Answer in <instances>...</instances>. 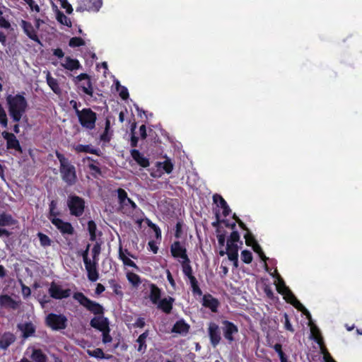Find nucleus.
Wrapping results in <instances>:
<instances>
[{"label":"nucleus","instance_id":"nucleus-28","mask_svg":"<svg viewBox=\"0 0 362 362\" xmlns=\"http://www.w3.org/2000/svg\"><path fill=\"white\" fill-rule=\"evenodd\" d=\"M189 325L184 320L177 321L173 328L172 332L185 335L189 332Z\"/></svg>","mask_w":362,"mask_h":362},{"label":"nucleus","instance_id":"nucleus-29","mask_svg":"<svg viewBox=\"0 0 362 362\" xmlns=\"http://www.w3.org/2000/svg\"><path fill=\"white\" fill-rule=\"evenodd\" d=\"M150 293L149 298L153 304H157L160 300L161 297V289L158 287L155 284H149Z\"/></svg>","mask_w":362,"mask_h":362},{"label":"nucleus","instance_id":"nucleus-22","mask_svg":"<svg viewBox=\"0 0 362 362\" xmlns=\"http://www.w3.org/2000/svg\"><path fill=\"white\" fill-rule=\"evenodd\" d=\"M0 306L5 308L16 310L19 306V302L15 300L8 295H1Z\"/></svg>","mask_w":362,"mask_h":362},{"label":"nucleus","instance_id":"nucleus-44","mask_svg":"<svg viewBox=\"0 0 362 362\" xmlns=\"http://www.w3.org/2000/svg\"><path fill=\"white\" fill-rule=\"evenodd\" d=\"M109 283L112 288L114 293L122 297L124 294L122 291V286L119 284H117L115 279L110 280Z\"/></svg>","mask_w":362,"mask_h":362},{"label":"nucleus","instance_id":"nucleus-61","mask_svg":"<svg viewBox=\"0 0 362 362\" xmlns=\"http://www.w3.org/2000/svg\"><path fill=\"white\" fill-rule=\"evenodd\" d=\"M117 86L121 87V90L119 91V96L123 100H127L129 98V92L127 88L124 86H121L119 82H117Z\"/></svg>","mask_w":362,"mask_h":362},{"label":"nucleus","instance_id":"nucleus-62","mask_svg":"<svg viewBox=\"0 0 362 362\" xmlns=\"http://www.w3.org/2000/svg\"><path fill=\"white\" fill-rule=\"evenodd\" d=\"M274 349L278 354L279 358L286 356L282 350V346L281 344L276 343V344H274Z\"/></svg>","mask_w":362,"mask_h":362},{"label":"nucleus","instance_id":"nucleus-64","mask_svg":"<svg viewBox=\"0 0 362 362\" xmlns=\"http://www.w3.org/2000/svg\"><path fill=\"white\" fill-rule=\"evenodd\" d=\"M146 323H145V320L144 318L143 317H139L136 322L134 323V327H139V328H143L144 326H145Z\"/></svg>","mask_w":362,"mask_h":362},{"label":"nucleus","instance_id":"nucleus-31","mask_svg":"<svg viewBox=\"0 0 362 362\" xmlns=\"http://www.w3.org/2000/svg\"><path fill=\"white\" fill-rule=\"evenodd\" d=\"M156 166L157 168L158 171L161 172V170L164 171L167 174H170L173 170L174 165L172 163L171 160L168 158L163 162H156Z\"/></svg>","mask_w":362,"mask_h":362},{"label":"nucleus","instance_id":"nucleus-45","mask_svg":"<svg viewBox=\"0 0 362 362\" xmlns=\"http://www.w3.org/2000/svg\"><path fill=\"white\" fill-rule=\"evenodd\" d=\"M252 259V254L250 250H244L241 252V259L244 263L250 264Z\"/></svg>","mask_w":362,"mask_h":362},{"label":"nucleus","instance_id":"nucleus-43","mask_svg":"<svg viewBox=\"0 0 362 362\" xmlns=\"http://www.w3.org/2000/svg\"><path fill=\"white\" fill-rule=\"evenodd\" d=\"M0 125L3 128H7L8 127V117L4 108L0 103Z\"/></svg>","mask_w":362,"mask_h":362},{"label":"nucleus","instance_id":"nucleus-25","mask_svg":"<svg viewBox=\"0 0 362 362\" xmlns=\"http://www.w3.org/2000/svg\"><path fill=\"white\" fill-rule=\"evenodd\" d=\"M74 149L77 153H88L94 154L100 156L101 155V151L98 148H95L90 144L83 145V144H78L74 147Z\"/></svg>","mask_w":362,"mask_h":362},{"label":"nucleus","instance_id":"nucleus-6","mask_svg":"<svg viewBox=\"0 0 362 362\" xmlns=\"http://www.w3.org/2000/svg\"><path fill=\"white\" fill-rule=\"evenodd\" d=\"M78 122L82 127L92 130L95 127L97 114L89 107L77 111Z\"/></svg>","mask_w":362,"mask_h":362},{"label":"nucleus","instance_id":"nucleus-16","mask_svg":"<svg viewBox=\"0 0 362 362\" xmlns=\"http://www.w3.org/2000/svg\"><path fill=\"white\" fill-rule=\"evenodd\" d=\"M21 28L23 30V32L25 34L32 40L34 42L41 44V41L37 34V30L32 25L30 22H28L27 21L22 20L21 23Z\"/></svg>","mask_w":362,"mask_h":362},{"label":"nucleus","instance_id":"nucleus-21","mask_svg":"<svg viewBox=\"0 0 362 362\" xmlns=\"http://www.w3.org/2000/svg\"><path fill=\"white\" fill-rule=\"evenodd\" d=\"M175 299L170 296L160 299L156 304L158 309L166 314H170L173 310Z\"/></svg>","mask_w":362,"mask_h":362},{"label":"nucleus","instance_id":"nucleus-9","mask_svg":"<svg viewBox=\"0 0 362 362\" xmlns=\"http://www.w3.org/2000/svg\"><path fill=\"white\" fill-rule=\"evenodd\" d=\"M67 317L62 314L49 313L45 318V324L52 330L64 329L67 327Z\"/></svg>","mask_w":362,"mask_h":362},{"label":"nucleus","instance_id":"nucleus-35","mask_svg":"<svg viewBox=\"0 0 362 362\" xmlns=\"http://www.w3.org/2000/svg\"><path fill=\"white\" fill-rule=\"evenodd\" d=\"M31 358L35 362H47V357L40 349H33Z\"/></svg>","mask_w":362,"mask_h":362},{"label":"nucleus","instance_id":"nucleus-19","mask_svg":"<svg viewBox=\"0 0 362 362\" xmlns=\"http://www.w3.org/2000/svg\"><path fill=\"white\" fill-rule=\"evenodd\" d=\"M227 254L229 260L234 262L235 265L237 266L238 259V247L232 244H227L226 251L221 250L219 255L224 256Z\"/></svg>","mask_w":362,"mask_h":362},{"label":"nucleus","instance_id":"nucleus-3","mask_svg":"<svg viewBox=\"0 0 362 362\" xmlns=\"http://www.w3.org/2000/svg\"><path fill=\"white\" fill-rule=\"evenodd\" d=\"M55 155L60 163L59 172L62 180L69 186L74 185L77 181L75 166L58 151H55Z\"/></svg>","mask_w":362,"mask_h":362},{"label":"nucleus","instance_id":"nucleus-11","mask_svg":"<svg viewBox=\"0 0 362 362\" xmlns=\"http://www.w3.org/2000/svg\"><path fill=\"white\" fill-rule=\"evenodd\" d=\"M207 333L211 346L216 348L221 341V333L219 326L214 322H210L208 325Z\"/></svg>","mask_w":362,"mask_h":362},{"label":"nucleus","instance_id":"nucleus-1","mask_svg":"<svg viewBox=\"0 0 362 362\" xmlns=\"http://www.w3.org/2000/svg\"><path fill=\"white\" fill-rule=\"evenodd\" d=\"M73 298L87 310L96 315L90 321V325L100 332L110 327L109 320L104 317L105 309L99 303L93 301L88 298L82 292H75L73 294Z\"/></svg>","mask_w":362,"mask_h":362},{"label":"nucleus","instance_id":"nucleus-48","mask_svg":"<svg viewBox=\"0 0 362 362\" xmlns=\"http://www.w3.org/2000/svg\"><path fill=\"white\" fill-rule=\"evenodd\" d=\"M244 238L245 239V244L247 246L252 247V245H254V244H255V243H257L255 236L252 235V233L250 231H248L247 233H246L244 235Z\"/></svg>","mask_w":362,"mask_h":362},{"label":"nucleus","instance_id":"nucleus-24","mask_svg":"<svg viewBox=\"0 0 362 362\" xmlns=\"http://www.w3.org/2000/svg\"><path fill=\"white\" fill-rule=\"evenodd\" d=\"M132 158L141 167L147 168L150 165L149 160L144 157L137 149H132L130 151Z\"/></svg>","mask_w":362,"mask_h":362},{"label":"nucleus","instance_id":"nucleus-50","mask_svg":"<svg viewBox=\"0 0 362 362\" xmlns=\"http://www.w3.org/2000/svg\"><path fill=\"white\" fill-rule=\"evenodd\" d=\"M89 170L92 172V175L97 177V175H101L102 171L98 165L94 163H89L88 165Z\"/></svg>","mask_w":362,"mask_h":362},{"label":"nucleus","instance_id":"nucleus-42","mask_svg":"<svg viewBox=\"0 0 362 362\" xmlns=\"http://www.w3.org/2000/svg\"><path fill=\"white\" fill-rule=\"evenodd\" d=\"M85 45V41L80 37H73L69 40V46L71 47H78Z\"/></svg>","mask_w":362,"mask_h":362},{"label":"nucleus","instance_id":"nucleus-56","mask_svg":"<svg viewBox=\"0 0 362 362\" xmlns=\"http://www.w3.org/2000/svg\"><path fill=\"white\" fill-rule=\"evenodd\" d=\"M27 4L32 11L39 13L40 11V6L35 2L34 0H23Z\"/></svg>","mask_w":362,"mask_h":362},{"label":"nucleus","instance_id":"nucleus-2","mask_svg":"<svg viewBox=\"0 0 362 362\" xmlns=\"http://www.w3.org/2000/svg\"><path fill=\"white\" fill-rule=\"evenodd\" d=\"M6 100L10 117L13 122H19L27 110L28 102L25 98L21 94L8 95Z\"/></svg>","mask_w":362,"mask_h":362},{"label":"nucleus","instance_id":"nucleus-41","mask_svg":"<svg viewBox=\"0 0 362 362\" xmlns=\"http://www.w3.org/2000/svg\"><path fill=\"white\" fill-rule=\"evenodd\" d=\"M88 230L90 234V240L94 241L96 238L97 226L93 221L90 220L88 222Z\"/></svg>","mask_w":362,"mask_h":362},{"label":"nucleus","instance_id":"nucleus-26","mask_svg":"<svg viewBox=\"0 0 362 362\" xmlns=\"http://www.w3.org/2000/svg\"><path fill=\"white\" fill-rule=\"evenodd\" d=\"M125 253L129 256H131L132 257L134 258L135 257L132 255L130 254V252L128 251V250H125L124 252L123 251V249H122V247L120 245L119 246V259H121L123 262V264L125 265V266H128V267H132V268H136V269H138L136 264H135V262L134 261H132V259H130L129 258H128Z\"/></svg>","mask_w":362,"mask_h":362},{"label":"nucleus","instance_id":"nucleus-51","mask_svg":"<svg viewBox=\"0 0 362 362\" xmlns=\"http://www.w3.org/2000/svg\"><path fill=\"white\" fill-rule=\"evenodd\" d=\"M101 332H102V336H103L102 341L104 344H107L112 341V337H111V335L110 334V327L104 329Z\"/></svg>","mask_w":362,"mask_h":362},{"label":"nucleus","instance_id":"nucleus-60","mask_svg":"<svg viewBox=\"0 0 362 362\" xmlns=\"http://www.w3.org/2000/svg\"><path fill=\"white\" fill-rule=\"evenodd\" d=\"M284 328L288 330V331H290L291 332H294V329L292 326V325L291 324L290 322V320H289V318H288V315L286 314V313H284Z\"/></svg>","mask_w":362,"mask_h":362},{"label":"nucleus","instance_id":"nucleus-47","mask_svg":"<svg viewBox=\"0 0 362 362\" xmlns=\"http://www.w3.org/2000/svg\"><path fill=\"white\" fill-rule=\"evenodd\" d=\"M189 282L191 284L192 291L193 294L197 295V296H202V291L201 290V288L199 286L198 281H197V279H192Z\"/></svg>","mask_w":362,"mask_h":362},{"label":"nucleus","instance_id":"nucleus-8","mask_svg":"<svg viewBox=\"0 0 362 362\" xmlns=\"http://www.w3.org/2000/svg\"><path fill=\"white\" fill-rule=\"evenodd\" d=\"M284 290L281 289V287L278 288V292L284 296V299L287 303L291 304L294 308H296L299 311L303 312L308 317H310V314L308 310L304 307V305L297 299L296 296L293 293V292L289 289L288 287L284 284Z\"/></svg>","mask_w":362,"mask_h":362},{"label":"nucleus","instance_id":"nucleus-39","mask_svg":"<svg viewBox=\"0 0 362 362\" xmlns=\"http://www.w3.org/2000/svg\"><path fill=\"white\" fill-rule=\"evenodd\" d=\"M37 235L39 238L40 245L42 247H49V246L51 245L52 240L49 238L48 235H45V234H44V233H42L41 232H39L37 234Z\"/></svg>","mask_w":362,"mask_h":362},{"label":"nucleus","instance_id":"nucleus-14","mask_svg":"<svg viewBox=\"0 0 362 362\" xmlns=\"http://www.w3.org/2000/svg\"><path fill=\"white\" fill-rule=\"evenodd\" d=\"M170 252L175 259L180 258L182 261L189 259L185 246L178 240L175 241L170 245Z\"/></svg>","mask_w":362,"mask_h":362},{"label":"nucleus","instance_id":"nucleus-12","mask_svg":"<svg viewBox=\"0 0 362 362\" xmlns=\"http://www.w3.org/2000/svg\"><path fill=\"white\" fill-rule=\"evenodd\" d=\"M48 292L52 298L57 300L69 298L71 293V289H62V286L56 284L54 281H52L50 284Z\"/></svg>","mask_w":362,"mask_h":362},{"label":"nucleus","instance_id":"nucleus-33","mask_svg":"<svg viewBox=\"0 0 362 362\" xmlns=\"http://www.w3.org/2000/svg\"><path fill=\"white\" fill-rule=\"evenodd\" d=\"M149 331L146 330L144 333L141 334L138 339H136V342L139 344L137 351L141 353H144L146 351L147 345H146V339L148 337Z\"/></svg>","mask_w":362,"mask_h":362},{"label":"nucleus","instance_id":"nucleus-17","mask_svg":"<svg viewBox=\"0 0 362 362\" xmlns=\"http://www.w3.org/2000/svg\"><path fill=\"white\" fill-rule=\"evenodd\" d=\"M2 136L6 140V146L8 149H15L19 152H22L20 143L13 133L4 131L2 132Z\"/></svg>","mask_w":362,"mask_h":362},{"label":"nucleus","instance_id":"nucleus-55","mask_svg":"<svg viewBox=\"0 0 362 362\" xmlns=\"http://www.w3.org/2000/svg\"><path fill=\"white\" fill-rule=\"evenodd\" d=\"M135 128H136V123L134 122L132 125V128H131L132 136H131L130 142H131L132 147H136L137 146V144H138V141H139V138L137 136H136L134 135V131Z\"/></svg>","mask_w":362,"mask_h":362},{"label":"nucleus","instance_id":"nucleus-46","mask_svg":"<svg viewBox=\"0 0 362 362\" xmlns=\"http://www.w3.org/2000/svg\"><path fill=\"white\" fill-rule=\"evenodd\" d=\"M240 241V234L237 230H233L228 239L227 244H232L233 245H238L236 243Z\"/></svg>","mask_w":362,"mask_h":362},{"label":"nucleus","instance_id":"nucleus-13","mask_svg":"<svg viewBox=\"0 0 362 362\" xmlns=\"http://www.w3.org/2000/svg\"><path fill=\"white\" fill-rule=\"evenodd\" d=\"M221 325L224 338L229 343L233 342L235 340L234 335L238 332V326L227 320H222Z\"/></svg>","mask_w":362,"mask_h":362},{"label":"nucleus","instance_id":"nucleus-63","mask_svg":"<svg viewBox=\"0 0 362 362\" xmlns=\"http://www.w3.org/2000/svg\"><path fill=\"white\" fill-rule=\"evenodd\" d=\"M21 287H22V289H21L22 294H23V297L27 298V297L30 296L31 294L30 288L23 284H21Z\"/></svg>","mask_w":362,"mask_h":362},{"label":"nucleus","instance_id":"nucleus-30","mask_svg":"<svg viewBox=\"0 0 362 362\" xmlns=\"http://www.w3.org/2000/svg\"><path fill=\"white\" fill-rule=\"evenodd\" d=\"M46 81L49 87L55 94L59 95L62 93V89L59 87L58 81L52 76L49 71H47Z\"/></svg>","mask_w":362,"mask_h":362},{"label":"nucleus","instance_id":"nucleus-53","mask_svg":"<svg viewBox=\"0 0 362 362\" xmlns=\"http://www.w3.org/2000/svg\"><path fill=\"white\" fill-rule=\"evenodd\" d=\"M112 131L110 132V130H106L105 129L104 132H103V134H101V135L100 136V139L103 142L108 143L110 141V140L112 139Z\"/></svg>","mask_w":362,"mask_h":362},{"label":"nucleus","instance_id":"nucleus-40","mask_svg":"<svg viewBox=\"0 0 362 362\" xmlns=\"http://www.w3.org/2000/svg\"><path fill=\"white\" fill-rule=\"evenodd\" d=\"M35 332V329L33 325L30 322L26 323L23 329V336L24 338H28Z\"/></svg>","mask_w":362,"mask_h":362},{"label":"nucleus","instance_id":"nucleus-52","mask_svg":"<svg viewBox=\"0 0 362 362\" xmlns=\"http://www.w3.org/2000/svg\"><path fill=\"white\" fill-rule=\"evenodd\" d=\"M216 233H217L216 237H217L218 245H219V247H222L225 245V243H226V232L224 231L223 233H221V230L219 229H216Z\"/></svg>","mask_w":362,"mask_h":362},{"label":"nucleus","instance_id":"nucleus-27","mask_svg":"<svg viewBox=\"0 0 362 362\" xmlns=\"http://www.w3.org/2000/svg\"><path fill=\"white\" fill-rule=\"evenodd\" d=\"M61 66L69 71H74L81 68V65L77 59H72L70 57H66L64 62L61 63Z\"/></svg>","mask_w":362,"mask_h":362},{"label":"nucleus","instance_id":"nucleus-58","mask_svg":"<svg viewBox=\"0 0 362 362\" xmlns=\"http://www.w3.org/2000/svg\"><path fill=\"white\" fill-rule=\"evenodd\" d=\"M61 6L66 10L67 14H71L73 12L72 6L68 2L67 0H60Z\"/></svg>","mask_w":362,"mask_h":362},{"label":"nucleus","instance_id":"nucleus-7","mask_svg":"<svg viewBox=\"0 0 362 362\" xmlns=\"http://www.w3.org/2000/svg\"><path fill=\"white\" fill-rule=\"evenodd\" d=\"M73 81L83 93L90 97L93 96V83L90 76L88 74H80L73 78Z\"/></svg>","mask_w":362,"mask_h":362},{"label":"nucleus","instance_id":"nucleus-34","mask_svg":"<svg viewBox=\"0 0 362 362\" xmlns=\"http://www.w3.org/2000/svg\"><path fill=\"white\" fill-rule=\"evenodd\" d=\"M57 21L62 25L71 28L72 23L69 18H68L62 11L57 9L56 11Z\"/></svg>","mask_w":362,"mask_h":362},{"label":"nucleus","instance_id":"nucleus-54","mask_svg":"<svg viewBox=\"0 0 362 362\" xmlns=\"http://www.w3.org/2000/svg\"><path fill=\"white\" fill-rule=\"evenodd\" d=\"M83 263H84L86 272H89L90 270L93 269V268L97 267L98 260L88 259V260L84 261Z\"/></svg>","mask_w":362,"mask_h":362},{"label":"nucleus","instance_id":"nucleus-57","mask_svg":"<svg viewBox=\"0 0 362 362\" xmlns=\"http://www.w3.org/2000/svg\"><path fill=\"white\" fill-rule=\"evenodd\" d=\"M100 245L99 243H95L92 249V257L93 259L98 260V256L100 253Z\"/></svg>","mask_w":362,"mask_h":362},{"label":"nucleus","instance_id":"nucleus-38","mask_svg":"<svg viewBox=\"0 0 362 362\" xmlns=\"http://www.w3.org/2000/svg\"><path fill=\"white\" fill-rule=\"evenodd\" d=\"M127 278L128 281L135 287H137L141 284L140 276L134 272H128L127 274Z\"/></svg>","mask_w":362,"mask_h":362},{"label":"nucleus","instance_id":"nucleus-20","mask_svg":"<svg viewBox=\"0 0 362 362\" xmlns=\"http://www.w3.org/2000/svg\"><path fill=\"white\" fill-rule=\"evenodd\" d=\"M213 202L216 204L218 207H221L223 209V216H228L231 210L228 205L226 201L223 198V197L218 194H215L213 195Z\"/></svg>","mask_w":362,"mask_h":362},{"label":"nucleus","instance_id":"nucleus-10","mask_svg":"<svg viewBox=\"0 0 362 362\" xmlns=\"http://www.w3.org/2000/svg\"><path fill=\"white\" fill-rule=\"evenodd\" d=\"M77 12H98L103 6V0H77Z\"/></svg>","mask_w":362,"mask_h":362},{"label":"nucleus","instance_id":"nucleus-4","mask_svg":"<svg viewBox=\"0 0 362 362\" xmlns=\"http://www.w3.org/2000/svg\"><path fill=\"white\" fill-rule=\"evenodd\" d=\"M119 210L124 215L132 216L137 209L136 203L128 197L127 192L122 188L117 189Z\"/></svg>","mask_w":362,"mask_h":362},{"label":"nucleus","instance_id":"nucleus-15","mask_svg":"<svg viewBox=\"0 0 362 362\" xmlns=\"http://www.w3.org/2000/svg\"><path fill=\"white\" fill-rule=\"evenodd\" d=\"M51 223L60 231L62 235H73L74 228L69 222L64 221L59 218H51Z\"/></svg>","mask_w":362,"mask_h":362},{"label":"nucleus","instance_id":"nucleus-18","mask_svg":"<svg viewBox=\"0 0 362 362\" xmlns=\"http://www.w3.org/2000/svg\"><path fill=\"white\" fill-rule=\"evenodd\" d=\"M202 305L210 309L212 313H217L220 303L218 300L212 295L206 293L203 296Z\"/></svg>","mask_w":362,"mask_h":362},{"label":"nucleus","instance_id":"nucleus-49","mask_svg":"<svg viewBox=\"0 0 362 362\" xmlns=\"http://www.w3.org/2000/svg\"><path fill=\"white\" fill-rule=\"evenodd\" d=\"M88 279L89 281L92 282L96 281L99 278V274L96 268H93V269L87 272Z\"/></svg>","mask_w":362,"mask_h":362},{"label":"nucleus","instance_id":"nucleus-36","mask_svg":"<svg viewBox=\"0 0 362 362\" xmlns=\"http://www.w3.org/2000/svg\"><path fill=\"white\" fill-rule=\"evenodd\" d=\"M15 223V220L11 214L3 213L0 214V226H11Z\"/></svg>","mask_w":362,"mask_h":362},{"label":"nucleus","instance_id":"nucleus-59","mask_svg":"<svg viewBox=\"0 0 362 362\" xmlns=\"http://www.w3.org/2000/svg\"><path fill=\"white\" fill-rule=\"evenodd\" d=\"M182 234V223L177 221L175 225V237L177 239L180 238Z\"/></svg>","mask_w":362,"mask_h":362},{"label":"nucleus","instance_id":"nucleus-23","mask_svg":"<svg viewBox=\"0 0 362 362\" xmlns=\"http://www.w3.org/2000/svg\"><path fill=\"white\" fill-rule=\"evenodd\" d=\"M16 341L15 335L11 332H4L0 336V349L6 350Z\"/></svg>","mask_w":362,"mask_h":362},{"label":"nucleus","instance_id":"nucleus-5","mask_svg":"<svg viewBox=\"0 0 362 362\" xmlns=\"http://www.w3.org/2000/svg\"><path fill=\"white\" fill-rule=\"evenodd\" d=\"M66 205L70 215L73 216L80 217L85 211L86 202L84 199L76 194L68 196Z\"/></svg>","mask_w":362,"mask_h":362},{"label":"nucleus","instance_id":"nucleus-32","mask_svg":"<svg viewBox=\"0 0 362 362\" xmlns=\"http://www.w3.org/2000/svg\"><path fill=\"white\" fill-rule=\"evenodd\" d=\"M190 259H185V261H180L182 265V272L186 276L189 281L192 279H195L196 277L193 275L192 267L190 264Z\"/></svg>","mask_w":362,"mask_h":362},{"label":"nucleus","instance_id":"nucleus-37","mask_svg":"<svg viewBox=\"0 0 362 362\" xmlns=\"http://www.w3.org/2000/svg\"><path fill=\"white\" fill-rule=\"evenodd\" d=\"M88 354L90 356H92V357H94L96 358H100V359H102V358L108 359L110 357V356H106L105 354H104L103 349H101L100 348H96L93 350H88Z\"/></svg>","mask_w":362,"mask_h":362}]
</instances>
